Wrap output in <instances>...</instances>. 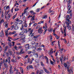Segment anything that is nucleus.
Segmentation results:
<instances>
[{"mask_svg":"<svg viewBox=\"0 0 74 74\" xmlns=\"http://www.w3.org/2000/svg\"><path fill=\"white\" fill-rule=\"evenodd\" d=\"M35 44V42L34 41H33L32 42H31V44H32V45H33Z\"/></svg>","mask_w":74,"mask_h":74,"instance_id":"nucleus-46","label":"nucleus"},{"mask_svg":"<svg viewBox=\"0 0 74 74\" xmlns=\"http://www.w3.org/2000/svg\"><path fill=\"white\" fill-rule=\"evenodd\" d=\"M21 57H19V56L17 57V59L18 60H19V59H21Z\"/></svg>","mask_w":74,"mask_h":74,"instance_id":"nucleus-59","label":"nucleus"},{"mask_svg":"<svg viewBox=\"0 0 74 74\" xmlns=\"http://www.w3.org/2000/svg\"><path fill=\"white\" fill-rule=\"evenodd\" d=\"M15 21H16V22H18V21H19V19L17 18V19H15Z\"/></svg>","mask_w":74,"mask_h":74,"instance_id":"nucleus-50","label":"nucleus"},{"mask_svg":"<svg viewBox=\"0 0 74 74\" xmlns=\"http://www.w3.org/2000/svg\"><path fill=\"white\" fill-rule=\"evenodd\" d=\"M66 64L67 66H70V64L68 62H67Z\"/></svg>","mask_w":74,"mask_h":74,"instance_id":"nucleus-36","label":"nucleus"},{"mask_svg":"<svg viewBox=\"0 0 74 74\" xmlns=\"http://www.w3.org/2000/svg\"><path fill=\"white\" fill-rule=\"evenodd\" d=\"M64 65L65 68L67 67V64H66V63H65L64 64Z\"/></svg>","mask_w":74,"mask_h":74,"instance_id":"nucleus-28","label":"nucleus"},{"mask_svg":"<svg viewBox=\"0 0 74 74\" xmlns=\"http://www.w3.org/2000/svg\"><path fill=\"white\" fill-rule=\"evenodd\" d=\"M31 13L32 15H34V14H36V13L34 12H33V11H31Z\"/></svg>","mask_w":74,"mask_h":74,"instance_id":"nucleus-30","label":"nucleus"},{"mask_svg":"<svg viewBox=\"0 0 74 74\" xmlns=\"http://www.w3.org/2000/svg\"><path fill=\"white\" fill-rule=\"evenodd\" d=\"M12 43L13 44L12 46L13 47H14V45H15V42L14 41H12Z\"/></svg>","mask_w":74,"mask_h":74,"instance_id":"nucleus-54","label":"nucleus"},{"mask_svg":"<svg viewBox=\"0 0 74 74\" xmlns=\"http://www.w3.org/2000/svg\"><path fill=\"white\" fill-rule=\"evenodd\" d=\"M25 37H26L25 35H24L21 36V38H23V39H25Z\"/></svg>","mask_w":74,"mask_h":74,"instance_id":"nucleus-32","label":"nucleus"},{"mask_svg":"<svg viewBox=\"0 0 74 74\" xmlns=\"http://www.w3.org/2000/svg\"><path fill=\"white\" fill-rule=\"evenodd\" d=\"M44 73V71L43 70H41L39 71V74H42Z\"/></svg>","mask_w":74,"mask_h":74,"instance_id":"nucleus-21","label":"nucleus"},{"mask_svg":"<svg viewBox=\"0 0 74 74\" xmlns=\"http://www.w3.org/2000/svg\"><path fill=\"white\" fill-rule=\"evenodd\" d=\"M53 51V49H50V50L49 51V53H50V55H51L52 53H53V51Z\"/></svg>","mask_w":74,"mask_h":74,"instance_id":"nucleus-10","label":"nucleus"},{"mask_svg":"<svg viewBox=\"0 0 74 74\" xmlns=\"http://www.w3.org/2000/svg\"><path fill=\"white\" fill-rule=\"evenodd\" d=\"M56 61H57V62H58V63H59V59H58V58H56Z\"/></svg>","mask_w":74,"mask_h":74,"instance_id":"nucleus-44","label":"nucleus"},{"mask_svg":"<svg viewBox=\"0 0 74 74\" xmlns=\"http://www.w3.org/2000/svg\"><path fill=\"white\" fill-rule=\"evenodd\" d=\"M20 69L21 71V73H22V74H23V69H22V68H20Z\"/></svg>","mask_w":74,"mask_h":74,"instance_id":"nucleus-27","label":"nucleus"},{"mask_svg":"<svg viewBox=\"0 0 74 74\" xmlns=\"http://www.w3.org/2000/svg\"><path fill=\"white\" fill-rule=\"evenodd\" d=\"M19 10V9H18V8H16L14 10L15 11H18Z\"/></svg>","mask_w":74,"mask_h":74,"instance_id":"nucleus-51","label":"nucleus"},{"mask_svg":"<svg viewBox=\"0 0 74 74\" xmlns=\"http://www.w3.org/2000/svg\"><path fill=\"white\" fill-rule=\"evenodd\" d=\"M68 29L69 30H71V27H70V26L69 27H68Z\"/></svg>","mask_w":74,"mask_h":74,"instance_id":"nucleus-58","label":"nucleus"},{"mask_svg":"<svg viewBox=\"0 0 74 74\" xmlns=\"http://www.w3.org/2000/svg\"><path fill=\"white\" fill-rule=\"evenodd\" d=\"M3 14H4V12H3L2 13V15L1 16V18H3L4 17V15H3Z\"/></svg>","mask_w":74,"mask_h":74,"instance_id":"nucleus-40","label":"nucleus"},{"mask_svg":"<svg viewBox=\"0 0 74 74\" xmlns=\"http://www.w3.org/2000/svg\"><path fill=\"white\" fill-rule=\"evenodd\" d=\"M64 35L65 36H66V27H64Z\"/></svg>","mask_w":74,"mask_h":74,"instance_id":"nucleus-12","label":"nucleus"},{"mask_svg":"<svg viewBox=\"0 0 74 74\" xmlns=\"http://www.w3.org/2000/svg\"><path fill=\"white\" fill-rule=\"evenodd\" d=\"M10 59H11V58H10V57H8V59L6 58L5 60V62L4 63L3 65L6 69L8 68V64H7V62L9 64H10V62H11Z\"/></svg>","mask_w":74,"mask_h":74,"instance_id":"nucleus-1","label":"nucleus"},{"mask_svg":"<svg viewBox=\"0 0 74 74\" xmlns=\"http://www.w3.org/2000/svg\"><path fill=\"white\" fill-rule=\"evenodd\" d=\"M70 8H71V6L69 5L68 7V10H70Z\"/></svg>","mask_w":74,"mask_h":74,"instance_id":"nucleus-39","label":"nucleus"},{"mask_svg":"<svg viewBox=\"0 0 74 74\" xmlns=\"http://www.w3.org/2000/svg\"><path fill=\"white\" fill-rule=\"evenodd\" d=\"M63 50L65 51V49H63V48L59 50V51H60V53H62V52H63Z\"/></svg>","mask_w":74,"mask_h":74,"instance_id":"nucleus-18","label":"nucleus"},{"mask_svg":"<svg viewBox=\"0 0 74 74\" xmlns=\"http://www.w3.org/2000/svg\"><path fill=\"white\" fill-rule=\"evenodd\" d=\"M14 25H13L10 28V29L11 30H12V29H14Z\"/></svg>","mask_w":74,"mask_h":74,"instance_id":"nucleus-23","label":"nucleus"},{"mask_svg":"<svg viewBox=\"0 0 74 74\" xmlns=\"http://www.w3.org/2000/svg\"><path fill=\"white\" fill-rule=\"evenodd\" d=\"M56 38L57 39H59V37H58V36H56Z\"/></svg>","mask_w":74,"mask_h":74,"instance_id":"nucleus-61","label":"nucleus"},{"mask_svg":"<svg viewBox=\"0 0 74 74\" xmlns=\"http://www.w3.org/2000/svg\"><path fill=\"white\" fill-rule=\"evenodd\" d=\"M63 57H64L63 55H62L61 56V58H60V59L62 63V62L63 61Z\"/></svg>","mask_w":74,"mask_h":74,"instance_id":"nucleus-15","label":"nucleus"},{"mask_svg":"<svg viewBox=\"0 0 74 74\" xmlns=\"http://www.w3.org/2000/svg\"><path fill=\"white\" fill-rule=\"evenodd\" d=\"M34 17H35V16H34L31 19V21H34L35 19H34Z\"/></svg>","mask_w":74,"mask_h":74,"instance_id":"nucleus-22","label":"nucleus"},{"mask_svg":"<svg viewBox=\"0 0 74 74\" xmlns=\"http://www.w3.org/2000/svg\"><path fill=\"white\" fill-rule=\"evenodd\" d=\"M23 21H26V18H25V16H24L23 17Z\"/></svg>","mask_w":74,"mask_h":74,"instance_id":"nucleus-48","label":"nucleus"},{"mask_svg":"<svg viewBox=\"0 0 74 74\" xmlns=\"http://www.w3.org/2000/svg\"><path fill=\"white\" fill-rule=\"evenodd\" d=\"M41 55H41L40 56V57H39V58H41V57H42V59H43L44 57V54H42V53Z\"/></svg>","mask_w":74,"mask_h":74,"instance_id":"nucleus-24","label":"nucleus"},{"mask_svg":"<svg viewBox=\"0 0 74 74\" xmlns=\"http://www.w3.org/2000/svg\"><path fill=\"white\" fill-rule=\"evenodd\" d=\"M30 31H31L30 32ZM33 31V29H32V30L31 28H29V29H28V32H29V33L30 34H30H32Z\"/></svg>","mask_w":74,"mask_h":74,"instance_id":"nucleus-5","label":"nucleus"},{"mask_svg":"<svg viewBox=\"0 0 74 74\" xmlns=\"http://www.w3.org/2000/svg\"><path fill=\"white\" fill-rule=\"evenodd\" d=\"M8 48V47L7 46H6L5 47V50H6V51H7V49Z\"/></svg>","mask_w":74,"mask_h":74,"instance_id":"nucleus-42","label":"nucleus"},{"mask_svg":"<svg viewBox=\"0 0 74 74\" xmlns=\"http://www.w3.org/2000/svg\"><path fill=\"white\" fill-rule=\"evenodd\" d=\"M17 13H16V14L14 15V16L13 17V19L14 20L15 18V17L16 16Z\"/></svg>","mask_w":74,"mask_h":74,"instance_id":"nucleus-26","label":"nucleus"},{"mask_svg":"<svg viewBox=\"0 0 74 74\" xmlns=\"http://www.w3.org/2000/svg\"><path fill=\"white\" fill-rule=\"evenodd\" d=\"M8 52L9 53H10V55L11 56L12 54V51H11V49H9L8 50Z\"/></svg>","mask_w":74,"mask_h":74,"instance_id":"nucleus-7","label":"nucleus"},{"mask_svg":"<svg viewBox=\"0 0 74 74\" xmlns=\"http://www.w3.org/2000/svg\"><path fill=\"white\" fill-rule=\"evenodd\" d=\"M24 33H27V29H24Z\"/></svg>","mask_w":74,"mask_h":74,"instance_id":"nucleus-20","label":"nucleus"},{"mask_svg":"<svg viewBox=\"0 0 74 74\" xmlns=\"http://www.w3.org/2000/svg\"><path fill=\"white\" fill-rule=\"evenodd\" d=\"M5 59L4 58H3V63H5Z\"/></svg>","mask_w":74,"mask_h":74,"instance_id":"nucleus-49","label":"nucleus"},{"mask_svg":"<svg viewBox=\"0 0 74 74\" xmlns=\"http://www.w3.org/2000/svg\"><path fill=\"white\" fill-rule=\"evenodd\" d=\"M32 53V51H28V54H30V53Z\"/></svg>","mask_w":74,"mask_h":74,"instance_id":"nucleus-60","label":"nucleus"},{"mask_svg":"<svg viewBox=\"0 0 74 74\" xmlns=\"http://www.w3.org/2000/svg\"><path fill=\"white\" fill-rule=\"evenodd\" d=\"M25 48H27V49H30V47L29 46V44H25Z\"/></svg>","mask_w":74,"mask_h":74,"instance_id":"nucleus-4","label":"nucleus"},{"mask_svg":"<svg viewBox=\"0 0 74 74\" xmlns=\"http://www.w3.org/2000/svg\"><path fill=\"white\" fill-rule=\"evenodd\" d=\"M63 41H64V43H65L66 44L67 43V41H66V39H64Z\"/></svg>","mask_w":74,"mask_h":74,"instance_id":"nucleus-37","label":"nucleus"},{"mask_svg":"<svg viewBox=\"0 0 74 74\" xmlns=\"http://www.w3.org/2000/svg\"><path fill=\"white\" fill-rule=\"evenodd\" d=\"M43 17V18L42 17L43 19H45V18H47V16L44 15Z\"/></svg>","mask_w":74,"mask_h":74,"instance_id":"nucleus-29","label":"nucleus"},{"mask_svg":"<svg viewBox=\"0 0 74 74\" xmlns=\"http://www.w3.org/2000/svg\"><path fill=\"white\" fill-rule=\"evenodd\" d=\"M19 39V38H14L13 39V41H16V40H18Z\"/></svg>","mask_w":74,"mask_h":74,"instance_id":"nucleus-35","label":"nucleus"},{"mask_svg":"<svg viewBox=\"0 0 74 74\" xmlns=\"http://www.w3.org/2000/svg\"><path fill=\"white\" fill-rule=\"evenodd\" d=\"M3 65V62L2 61L0 63V66H2Z\"/></svg>","mask_w":74,"mask_h":74,"instance_id":"nucleus-41","label":"nucleus"},{"mask_svg":"<svg viewBox=\"0 0 74 74\" xmlns=\"http://www.w3.org/2000/svg\"><path fill=\"white\" fill-rule=\"evenodd\" d=\"M40 26L38 25L36 28V29H39L40 28Z\"/></svg>","mask_w":74,"mask_h":74,"instance_id":"nucleus-47","label":"nucleus"},{"mask_svg":"<svg viewBox=\"0 0 74 74\" xmlns=\"http://www.w3.org/2000/svg\"><path fill=\"white\" fill-rule=\"evenodd\" d=\"M11 61L12 62H13V63H14V62H16V59H12L11 60Z\"/></svg>","mask_w":74,"mask_h":74,"instance_id":"nucleus-17","label":"nucleus"},{"mask_svg":"<svg viewBox=\"0 0 74 74\" xmlns=\"http://www.w3.org/2000/svg\"><path fill=\"white\" fill-rule=\"evenodd\" d=\"M29 68H30V69H33V66L30 65L29 66H27V70L29 69Z\"/></svg>","mask_w":74,"mask_h":74,"instance_id":"nucleus-14","label":"nucleus"},{"mask_svg":"<svg viewBox=\"0 0 74 74\" xmlns=\"http://www.w3.org/2000/svg\"><path fill=\"white\" fill-rule=\"evenodd\" d=\"M74 61V57H73L72 58V62H73Z\"/></svg>","mask_w":74,"mask_h":74,"instance_id":"nucleus-64","label":"nucleus"},{"mask_svg":"<svg viewBox=\"0 0 74 74\" xmlns=\"http://www.w3.org/2000/svg\"><path fill=\"white\" fill-rule=\"evenodd\" d=\"M14 30H18V26L16 25L14 27Z\"/></svg>","mask_w":74,"mask_h":74,"instance_id":"nucleus-19","label":"nucleus"},{"mask_svg":"<svg viewBox=\"0 0 74 74\" xmlns=\"http://www.w3.org/2000/svg\"><path fill=\"white\" fill-rule=\"evenodd\" d=\"M70 3H71V1H70V0H69L68 1V4H70Z\"/></svg>","mask_w":74,"mask_h":74,"instance_id":"nucleus-53","label":"nucleus"},{"mask_svg":"<svg viewBox=\"0 0 74 74\" xmlns=\"http://www.w3.org/2000/svg\"><path fill=\"white\" fill-rule=\"evenodd\" d=\"M33 55L35 56V58H38V53H34Z\"/></svg>","mask_w":74,"mask_h":74,"instance_id":"nucleus-8","label":"nucleus"},{"mask_svg":"<svg viewBox=\"0 0 74 74\" xmlns=\"http://www.w3.org/2000/svg\"><path fill=\"white\" fill-rule=\"evenodd\" d=\"M69 10L68 11H67V12L68 13H70V12H71V10H70V9H68Z\"/></svg>","mask_w":74,"mask_h":74,"instance_id":"nucleus-43","label":"nucleus"},{"mask_svg":"<svg viewBox=\"0 0 74 74\" xmlns=\"http://www.w3.org/2000/svg\"><path fill=\"white\" fill-rule=\"evenodd\" d=\"M8 45L10 47H11V46H12V44L10 42H8Z\"/></svg>","mask_w":74,"mask_h":74,"instance_id":"nucleus-33","label":"nucleus"},{"mask_svg":"<svg viewBox=\"0 0 74 74\" xmlns=\"http://www.w3.org/2000/svg\"><path fill=\"white\" fill-rule=\"evenodd\" d=\"M4 8L5 10H9L10 9V7H9V6L8 5L7 7L5 6Z\"/></svg>","mask_w":74,"mask_h":74,"instance_id":"nucleus-13","label":"nucleus"},{"mask_svg":"<svg viewBox=\"0 0 74 74\" xmlns=\"http://www.w3.org/2000/svg\"><path fill=\"white\" fill-rule=\"evenodd\" d=\"M27 62L28 63H30V58H28Z\"/></svg>","mask_w":74,"mask_h":74,"instance_id":"nucleus-38","label":"nucleus"},{"mask_svg":"<svg viewBox=\"0 0 74 74\" xmlns=\"http://www.w3.org/2000/svg\"><path fill=\"white\" fill-rule=\"evenodd\" d=\"M8 23H7V22H5L3 23V25L5 26V27H8Z\"/></svg>","mask_w":74,"mask_h":74,"instance_id":"nucleus-9","label":"nucleus"},{"mask_svg":"<svg viewBox=\"0 0 74 74\" xmlns=\"http://www.w3.org/2000/svg\"><path fill=\"white\" fill-rule=\"evenodd\" d=\"M17 35H18V34H15V35H14L13 37H16V36H17Z\"/></svg>","mask_w":74,"mask_h":74,"instance_id":"nucleus-57","label":"nucleus"},{"mask_svg":"<svg viewBox=\"0 0 74 74\" xmlns=\"http://www.w3.org/2000/svg\"><path fill=\"white\" fill-rule=\"evenodd\" d=\"M0 37H4V33H3V32L2 31L1 33L0 34Z\"/></svg>","mask_w":74,"mask_h":74,"instance_id":"nucleus-11","label":"nucleus"},{"mask_svg":"<svg viewBox=\"0 0 74 74\" xmlns=\"http://www.w3.org/2000/svg\"><path fill=\"white\" fill-rule=\"evenodd\" d=\"M70 16L69 15H67L66 16V21L65 23L67 27H68L69 26V24L71 23V21H70Z\"/></svg>","mask_w":74,"mask_h":74,"instance_id":"nucleus-2","label":"nucleus"},{"mask_svg":"<svg viewBox=\"0 0 74 74\" xmlns=\"http://www.w3.org/2000/svg\"><path fill=\"white\" fill-rule=\"evenodd\" d=\"M27 12V11L26 10H24V14H25V13H26V12Z\"/></svg>","mask_w":74,"mask_h":74,"instance_id":"nucleus-52","label":"nucleus"},{"mask_svg":"<svg viewBox=\"0 0 74 74\" xmlns=\"http://www.w3.org/2000/svg\"><path fill=\"white\" fill-rule=\"evenodd\" d=\"M24 57H25V59H26V58H27L29 57V56H28V55H27L25 56H24Z\"/></svg>","mask_w":74,"mask_h":74,"instance_id":"nucleus-45","label":"nucleus"},{"mask_svg":"<svg viewBox=\"0 0 74 74\" xmlns=\"http://www.w3.org/2000/svg\"><path fill=\"white\" fill-rule=\"evenodd\" d=\"M42 27H40V28L39 29V30H38V33H41L43 31L41 30H42Z\"/></svg>","mask_w":74,"mask_h":74,"instance_id":"nucleus-6","label":"nucleus"},{"mask_svg":"<svg viewBox=\"0 0 74 74\" xmlns=\"http://www.w3.org/2000/svg\"><path fill=\"white\" fill-rule=\"evenodd\" d=\"M24 34V33H23V32H21L19 34V35H20V36H21V35H23Z\"/></svg>","mask_w":74,"mask_h":74,"instance_id":"nucleus-34","label":"nucleus"},{"mask_svg":"<svg viewBox=\"0 0 74 74\" xmlns=\"http://www.w3.org/2000/svg\"><path fill=\"white\" fill-rule=\"evenodd\" d=\"M44 23V21H42L39 22L38 24H41V23Z\"/></svg>","mask_w":74,"mask_h":74,"instance_id":"nucleus-31","label":"nucleus"},{"mask_svg":"<svg viewBox=\"0 0 74 74\" xmlns=\"http://www.w3.org/2000/svg\"><path fill=\"white\" fill-rule=\"evenodd\" d=\"M48 32H52V29L51 28L50 30L48 29Z\"/></svg>","mask_w":74,"mask_h":74,"instance_id":"nucleus-55","label":"nucleus"},{"mask_svg":"<svg viewBox=\"0 0 74 74\" xmlns=\"http://www.w3.org/2000/svg\"><path fill=\"white\" fill-rule=\"evenodd\" d=\"M38 38V37H37V36H36L34 37V38Z\"/></svg>","mask_w":74,"mask_h":74,"instance_id":"nucleus-62","label":"nucleus"},{"mask_svg":"<svg viewBox=\"0 0 74 74\" xmlns=\"http://www.w3.org/2000/svg\"><path fill=\"white\" fill-rule=\"evenodd\" d=\"M67 69H68V71L69 72L68 74H70L71 73L73 74V68H71V69L70 70L69 69V67H67Z\"/></svg>","mask_w":74,"mask_h":74,"instance_id":"nucleus-3","label":"nucleus"},{"mask_svg":"<svg viewBox=\"0 0 74 74\" xmlns=\"http://www.w3.org/2000/svg\"><path fill=\"white\" fill-rule=\"evenodd\" d=\"M35 49H34V50H33V51L32 52V53H35V52H36V51H35Z\"/></svg>","mask_w":74,"mask_h":74,"instance_id":"nucleus-56","label":"nucleus"},{"mask_svg":"<svg viewBox=\"0 0 74 74\" xmlns=\"http://www.w3.org/2000/svg\"><path fill=\"white\" fill-rule=\"evenodd\" d=\"M40 64L42 66H43V67H44L45 66V65H44V64H43V62H42V61L40 62Z\"/></svg>","mask_w":74,"mask_h":74,"instance_id":"nucleus-25","label":"nucleus"},{"mask_svg":"<svg viewBox=\"0 0 74 74\" xmlns=\"http://www.w3.org/2000/svg\"><path fill=\"white\" fill-rule=\"evenodd\" d=\"M45 58L46 60L47 63L48 64V57L46 56H45Z\"/></svg>","mask_w":74,"mask_h":74,"instance_id":"nucleus-16","label":"nucleus"},{"mask_svg":"<svg viewBox=\"0 0 74 74\" xmlns=\"http://www.w3.org/2000/svg\"><path fill=\"white\" fill-rule=\"evenodd\" d=\"M17 55H20V54H21V53L19 52H17Z\"/></svg>","mask_w":74,"mask_h":74,"instance_id":"nucleus-63","label":"nucleus"}]
</instances>
